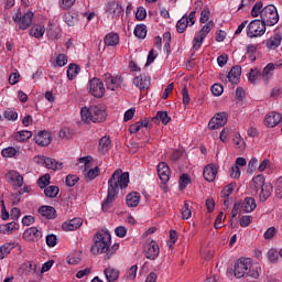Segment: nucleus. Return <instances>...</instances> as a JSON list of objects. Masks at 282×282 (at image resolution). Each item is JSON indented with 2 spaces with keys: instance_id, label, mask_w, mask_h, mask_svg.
I'll return each mask as SVG.
<instances>
[{
  "instance_id": "obj_1",
  "label": "nucleus",
  "mask_w": 282,
  "mask_h": 282,
  "mask_svg": "<svg viewBox=\"0 0 282 282\" xmlns=\"http://www.w3.org/2000/svg\"><path fill=\"white\" fill-rule=\"evenodd\" d=\"M127 186H129V172H122L120 169L116 170L108 180L107 197L101 205L104 213H109L111 206H113V202L118 199L120 188L122 191Z\"/></svg>"
},
{
  "instance_id": "obj_2",
  "label": "nucleus",
  "mask_w": 282,
  "mask_h": 282,
  "mask_svg": "<svg viewBox=\"0 0 282 282\" xmlns=\"http://www.w3.org/2000/svg\"><path fill=\"white\" fill-rule=\"evenodd\" d=\"M234 274L237 279H259V264H253L250 258L240 259L235 264Z\"/></svg>"
},
{
  "instance_id": "obj_3",
  "label": "nucleus",
  "mask_w": 282,
  "mask_h": 282,
  "mask_svg": "<svg viewBox=\"0 0 282 282\" xmlns=\"http://www.w3.org/2000/svg\"><path fill=\"white\" fill-rule=\"evenodd\" d=\"M82 120L89 124V122H105L107 111L100 106L84 107L80 111Z\"/></svg>"
},
{
  "instance_id": "obj_4",
  "label": "nucleus",
  "mask_w": 282,
  "mask_h": 282,
  "mask_svg": "<svg viewBox=\"0 0 282 282\" xmlns=\"http://www.w3.org/2000/svg\"><path fill=\"white\" fill-rule=\"evenodd\" d=\"M109 246H111V234L109 231H100L95 236V242L90 248L93 254H105L109 250Z\"/></svg>"
},
{
  "instance_id": "obj_5",
  "label": "nucleus",
  "mask_w": 282,
  "mask_h": 282,
  "mask_svg": "<svg viewBox=\"0 0 282 282\" xmlns=\"http://www.w3.org/2000/svg\"><path fill=\"white\" fill-rule=\"evenodd\" d=\"M261 21L264 25H276L279 23V12L274 4H269L261 10Z\"/></svg>"
},
{
  "instance_id": "obj_6",
  "label": "nucleus",
  "mask_w": 282,
  "mask_h": 282,
  "mask_svg": "<svg viewBox=\"0 0 282 282\" xmlns=\"http://www.w3.org/2000/svg\"><path fill=\"white\" fill-rule=\"evenodd\" d=\"M265 34V24L262 20H252L247 26V36L249 39H257Z\"/></svg>"
},
{
  "instance_id": "obj_7",
  "label": "nucleus",
  "mask_w": 282,
  "mask_h": 282,
  "mask_svg": "<svg viewBox=\"0 0 282 282\" xmlns=\"http://www.w3.org/2000/svg\"><path fill=\"white\" fill-rule=\"evenodd\" d=\"M14 23L19 24L20 30H28L32 25V20L34 19V13L28 11L24 14L21 12V9L12 17Z\"/></svg>"
},
{
  "instance_id": "obj_8",
  "label": "nucleus",
  "mask_w": 282,
  "mask_h": 282,
  "mask_svg": "<svg viewBox=\"0 0 282 282\" xmlns=\"http://www.w3.org/2000/svg\"><path fill=\"white\" fill-rule=\"evenodd\" d=\"M88 91L95 98H102V96H105V84H102L100 78L95 77L89 80Z\"/></svg>"
},
{
  "instance_id": "obj_9",
  "label": "nucleus",
  "mask_w": 282,
  "mask_h": 282,
  "mask_svg": "<svg viewBox=\"0 0 282 282\" xmlns=\"http://www.w3.org/2000/svg\"><path fill=\"white\" fill-rule=\"evenodd\" d=\"M228 122V113L218 112L216 113L208 123V129L210 131H215V129H221Z\"/></svg>"
},
{
  "instance_id": "obj_10",
  "label": "nucleus",
  "mask_w": 282,
  "mask_h": 282,
  "mask_svg": "<svg viewBox=\"0 0 282 282\" xmlns=\"http://www.w3.org/2000/svg\"><path fill=\"white\" fill-rule=\"evenodd\" d=\"M23 240L29 242H34L43 239V230L39 227H30L23 232Z\"/></svg>"
},
{
  "instance_id": "obj_11",
  "label": "nucleus",
  "mask_w": 282,
  "mask_h": 282,
  "mask_svg": "<svg viewBox=\"0 0 282 282\" xmlns=\"http://www.w3.org/2000/svg\"><path fill=\"white\" fill-rule=\"evenodd\" d=\"M144 252L147 259H150V261H155V258L160 257V246L158 242H155V240H151L145 245Z\"/></svg>"
},
{
  "instance_id": "obj_12",
  "label": "nucleus",
  "mask_w": 282,
  "mask_h": 282,
  "mask_svg": "<svg viewBox=\"0 0 282 282\" xmlns=\"http://www.w3.org/2000/svg\"><path fill=\"white\" fill-rule=\"evenodd\" d=\"M34 141L39 147H50V144H52V132L41 130L37 135L34 137Z\"/></svg>"
},
{
  "instance_id": "obj_13",
  "label": "nucleus",
  "mask_w": 282,
  "mask_h": 282,
  "mask_svg": "<svg viewBox=\"0 0 282 282\" xmlns=\"http://www.w3.org/2000/svg\"><path fill=\"white\" fill-rule=\"evenodd\" d=\"M104 80L107 89H110V91H116L122 85V77H113L111 74H105Z\"/></svg>"
},
{
  "instance_id": "obj_14",
  "label": "nucleus",
  "mask_w": 282,
  "mask_h": 282,
  "mask_svg": "<svg viewBox=\"0 0 282 282\" xmlns=\"http://www.w3.org/2000/svg\"><path fill=\"white\" fill-rule=\"evenodd\" d=\"M108 12L109 14H112V19H120V17H124V8H122V4L120 2H109Z\"/></svg>"
},
{
  "instance_id": "obj_15",
  "label": "nucleus",
  "mask_w": 282,
  "mask_h": 282,
  "mask_svg": "<svg viewBox=\"0 0 282 282\" xmlns=\"http://www.w3.org/2000/svg\"><path fill=\"white\" fill-rule=\"evenodd\" d=\"M281 120H282L281 113H279L276 111H271L265 116L264 124L269 129H274V127H276V124H279V122H281Z\"/></svg>"
},
{
  "instance_id": "obj_16",
  "label": "nucleus",
  "mask_w": 282,
  "mask_h": 282,
  "mask_svg": "<svg viewBox=\"0 0 282 282\" xmlns=\"http://www.w3.org/2000/svg\"><path fill=\"white\" fill-rule=\"evenodd\" d=\"M241 78V66L236 65L231 67L228 75L226 76V80L231 83V85H239V80Z\"/></svg>"
},
{
  "instance_id": "obj_17",
  "label": "nucleus",
  "mask_w": 282,
  "mask_h": 282,
  "mask_svg": "<svg viewBox=\"0 0 282 282\" xmlns=\"http://www.w3.org/2000/svg\"><path fill=\"white\" fill-rule=\"evenodd\" d=\"M158 175H159L161 182H163V184H166V182H169V180H171V169L169 167V165L166 163H164V162L159 163Z\"/></svg>"
},
{
  "instance_id": "obj_18",
  "label": "nucleus",
  "mask_w": 282,
  "mask_h": 282,
  "mask_svg": "<svg viewBox=\"0 0 282 282\" xmlns=\"http://www.w3.org/2000/svg\"><path fill=\"white\" fill-rule=\"evenodd\" d=\"M274 76V63H269L262 72L260 70V78H262L263 83L268 85L270 80H272V77Z\"/></svg>"
},
{
  "instance_id": "obj_19",
  "label": "nucleus",
  "mask_w": 282,
  "mask_h": 282,
  "mask_svg": "<svg viewBox=\"0 0 282 282\" xmlns=\"http://www.w3.org/2000/svg\"><path fill=\"white\" fill-rule=\"evenodd\" d=\"M203 175L206 182H213L217 177V167L215 164H208L204 167Z\"/></svg>"
},
{
  "instance_id": "obj_20",
  "label": "nucleus",
  "mask_w": 282,
  "mask_h": 282,
  "mask_svg": "<svg viewBox=\"0 0 282 282\" xmlns=\"http://www.w3.org/2000/svg\"><path fill=\"white\" fill-rule=\"evenodd\" d=\"M7 177H9V181L13 186H17L18 188H21V186H23V176L20 175L19 172L14 170L9 171V173L7 174Z\"/></svg>"
},
{
  "instance_id": "obj_21",
  "label": "nucleus",
  "mask_w": 282,
  "mask_h": 282,
  "mask_svg": "<svg viewBox=\"0 0 282 282\" xmlns=\"http://www.w3.org/2000/svg\"><path fill=\"white\" fill-rule=\"evenodd\" d=\"M133 84L135 87H139V89H149L151 87V77H147L145 75H140L134 77Z\"/></svg>"
},
{
  "instance_id": "obj_22",
  "label": "nucleus",
  "mask_w": 282,
  "mask_h": 282,
  "mask_svg": "<svg viewBox=\"0 0 282 282\" xmlns=\"http://www.w3.org/2000/svg\"><path fill=\"white\" fill-rule=\"evenodd\" d=\"M80 226H83V219L74 218V219L69 220L68 223H64L62 225V228H63V230H65V232H69L72 230H78V228H80Z\"/></svg>"
},
{
  "instance_id": "obj_23",
  "label": "nucleus",
  "mask_w": 282,
  "mask_h": 282,
  "mask_svg": "<svg viewBox=\"0 0 282 282\" xmlns=\"http://www.w3.org/2000/svg\"><path fill=\"white\" fill-rule=\"evenodd\" d=\"M39 213L40 215H42V217H45L46 219H56V209L52 206H41L39 208Z\"/></svg>"
},
{
  "instance_id": "obj_24",
  "label": "nucleus",
  "mask_w": 282,
  "mask_h": 282,
  "mask_svg": "<svg viewBox=\"0 0 282 282\" xmlns=\"http://www.w3.org/2000/svg\"><path fill=\"white\" fill-rule=\"evenodd\" d=\"M126 204L129 208H135L140 204V193L132 192L126 196Z\"/></svg>"
},
{
  "instance_id": "obj_25",
  "label": "nucleus",
  "mask_w": 282,
  "mask_h": 282,
  "mask_svg": "<svg viewBox=\"0 0 282 282\" xmlns=\"http://www.w3.org/2000/svg\"><path fill=\"white\" fill-rule=\"evenodd\" d=\"M43 162L46 169H51L52 171H62L63 162L56 161V159L44 158Z\"/></svg>"
},
{
  "instance_id": "obj_26",
  "label": "nucleus",
  "mask_w": 282,
  "mask_h": 282,
  "mask_svg": "<svg viewBox=\"0 0 282 282\" xmlns=\"http://www.w3.org/2000/svg\"><path fill=\"white\" fill-rule=\"evenodd\" d=\"M104 43L108 47H116L120 43V35L118 33H108L104 39Z\"/></svg>"
},
{
  "instance_id": "obj_27",
  "label": "nucleus",
  "mask_w": 282,
  "mask_h": 282,
  "mask_svg": "<svg viewBox=\"0 0 282 282\" xmlns=\"http://www.w3.org/2000/svg\"><path fill=\"white\" fill-rule=\"evenodd\" d=\"M282 35L281 33H275L269 40H267L268 50H276L281 45Z\"/></svg>"
},
{
  "instance_id": "obj_28",
  "label": "nucleus",
  "mask_w": 282,
  "mask_h": 282,
  "mask_svg": "<svg viewBox=\"0 0 282 282\" xmlns=\"http://www.w3.org/2000/svg\"><path fill=\"white\" fill-rule=\"evenodd\" d=\"M104 274L108 282H116V280L120 278V271L111 267L106 268Z\"/></svg>"
},
{
  "instance_id": "obj_29",
  "label": "nucleus",
  "mask_w": 282,
  "mask_h": 282,
  "mask_svg": "<svg viewBox=\"0 0 282 282\" xmlns=\"http://www.w3.org/2000/svg\"><path fill=\"white\" fill-rule=\"evenodd\" d=\"M265 184V177L262 174L254 176L251 181V186H253V191L259 193V188H262Z\"/></svg>"
},
{
  "instance_id": "obj_30",
  "label": "nucleus",
  "mask_w": 282,
  "mask_h": 282,
  "mask_svg": "<svg viewBox=\"0 0 282 282\" xmlns=\"http://www.w3.org/2000/svg\"><path fill=\"white\" fill-rule=\"evenodd\" d=\"M162 122V124H169L171 122V117L166 111H158L156 116L152 118V122Z\"/></svg>"
},
{
  "instance_id": "obj_31",
  "label": "nucleus",
  "mask_w": 282,
  "mask_h": 282,
  "mask_svg": "<svg viewBox=\"0 0 282 282\" xmlns=\"http://www.w3.org/2000/svg\"><path fill=\"white\" fill-rule=\"evenodd\" d=\"M188 14H184L176 23V32H178V34H184L186 28H188Z\"/></svg>"
},
{
  "instance_id": "obj_32",
  "label": "nucleus",
  "mask_w": 282,
  "mask_h": 282,
  "mask_svg": "<svg viewBox=\"0 0 282 282\" xmlns=\"http://www.w3.org/2000/svg\"><path fill=\"white\" fill-rule=\"evenodd\" d=\"M43 34H45V26L41 24L33 25L30 29V35L34 36V39H43Z\"/></svg>"
},
{
  "instance_id": "obj_33",
  "label": "nucleus",
  "mask_w": 282,
  "mask_h": 282,
  "mask_svg": "<svg viewBox=\"0 0 282 282\" xmlns=\"http://www.w3.org/2000/svg\"><path fill=\"white\" fill-rule=\"evenodd\" d=\"M272 191H273L272 184L264 183V185H262V188H261L260 200L265 202L268 199V197H270V195H272Z\"/></svg>"
},
{
  "instance_id": "obj_34",
  "label": "nucleus",
  "mask_w": 282,
  "mask_h": 282,
  "mask_svg": "<svg viewBox=\"0 0 282 282\" xmlns=\"http://www.w3.org/2000/svg\"><path fill=\"white\" fill-rule=\"evenodd\" d=\"M80 74V66L78 64H69L67 68L68 80H74Z\"/></svg>"
},
{
  "instance_id": "obj_35",
  "label": "nucleus",
  "mask_w": 282,
  "mask_h": 282,
  "mask_svg": "<svg viewBox=\"0 0 282 282\" xmlns=\"http://www.w3.org/2000/svg\"><path fill=\"white\" fill-rule=\"evenodd\" d=\"M21 270H24L25 274H36V272H39V265L32 261H29L22 264Z\"/></svg>"
},
{
  "instance_id": "obj_36",
  "label": "nucleus",
  "mask_w": 282,
  "mask_h": 282,
  "mask_svg": "<svg viewBox=\"0 0 282 282\" xmlns=\"http://www.w3.org/2000/svg\"><path fill=\"white\" fill-rule=\"evenodd\" d=\"M242 208L243 213H252L257 208V200L252 197L245 198Z\"/></svg>"
},
{
  "instance_id": "obj_37",
  "label": "nucleus",
  "mask_w": 282,
  "mask_h": 282,
  "mask_svg": "<svg viewBox=\"0 0 282 282\" xmlns=\"http://www.w3.org/2000/svg\"><path fill=\"white\" fill-rule=\"evenodd\" d=\"M58 193H61V189L56 185H48L44 188L45 197H50L51 199H54V197H57Z\"/></svg>"
},
{
  "instance_id": "obj_38",
  "label": "nucleus",
  "mask_w": 282,
  "mask_h": 282,
  "mask_svg": "<svg viewBox=\"0 0 282 282\" xmlns=\"http://www.w3.org/2000/svg\"><path fill=\"white\" fill-rule=\"evenodd\" d=\"M110 148H111V139H109V137H102L99 140V151L101 153H107V151H109Z\"/></svg>"
},
{
  "instance_id": "obj_39",
  "label": "nucleus",
  "mask_w": 282,
  "mask_h": 282,
  "mask_svg": "<svg viewBox=\"0 0 282 282\" xmlns=\"http://www.w3.org/2000/svg\"><path fill=\"white\" fill-rule=\"evenodd\" d=\"M30 138H32V131H28V130L19 131L15 134L17 142H25L26 140H30Z\"/></svg>"
},
{
  "instance_id": "obj_40",
  "label": "nucleus",
  "mask_w": 282,
  "mask_h": 282,
  "mask_svg": "<svg viewBox=\"0 0 282 282\" xmlns=\"http://www.w3.org/2000/svg\"><path fill=\"white\" fill-rule=\"evenodd\" d=\"M134 36H137L138 39H147V25L138 24L134 28Z\"/></svg>"
},
{
  "instance_id": "obj_41",
  "label": "nucleus",
  "mask_w": 282,
  "mask_h": 282,
  "mask_svg": "<svg viewBox=\"0 0 282 282\" xmlns=\"http://www.w3.org/2000/svg\"><path fill=\"white\" fill-rule=\"evenodd\" d=\"M98 175H100V167L95 166V167L90 169V170L86 173L85 178H86L88 182H91V181L96 180V177H98Z\"/></svg>"
},
{
  "instance_id": "obj_42",
  "label": "nucleus",
  "mask_w": 282,
  "mask_h": 282,
  "mask_svg": "<svg viewBox=\"0 0 282 282\" xmlns=\"http://www.w3.org/2000/svg\"><path fill=\"white\" fill-rule=\"evenodd\" d=\"M261 76V70L258 68H251L248 75V80L251 83V85H257V79Z\"/></svg>"
},
{
  "instance_id": "obj_43",
  "label": "nucleus",
  "mask_w": 282,
  "mask_h": 282,
  "mask_svg": "<svg viewBox=\"0 0 282 282\" xmlns=\"http://www.w3.org/2000/svg\"><path fill=\"white\" fill-rule=\"evenodd\" d=\"M52 180V176L50 174H44L37 180V186L40 188H47L50 186V181Z\"/></svg>"
},
{
  "instance_id": "obj_44",
  "label": "nucleus",
  "mask_w": 282,
  "mask_h": 282,
  "mask_svg": "<svg viewBox=\"0 0 282 282\" xmlns=\"http://www.w3.org/2000/svg\"><path fill=\"white\" fill-rule=\"evenodd\" d=\"M138 275V265H132L127 272H126V279L127 281H134L135 276Z\"/></svg>"
},
{
  "instance_id": "obj_45",
  "label": "nucleus",
  "mask_w": 282,
  "mask_h": 282,
  "mask_svg": "<svg viewBox=\"0 0 282 282\" xmlns=\"http://www.w3.org/2000/svg\"><path fill=\"white\" fill-rule=\"evenodd\" d=\"M59 138H62V140H72L74 138V133L69 128H62L59 130Z\"/></svg>"
},
{
  "instance_id": "obj_46",
  "label": "nucleus",
  "mask_w": 282,
  "mask_h": 282,
  "mask_svg": "<svg viewBox=\"0 0 282 282\" xmlns=\"http://www.w3.org/2000/svg\"><path fill=\"white\" fill-rule=\"evenodd\" d=\"M181 213H182V219H191L193 213L191 212V205H188V202L184 203V206Z\"/></svg>"
},
{
  "instance_id": "obj_47",
  "label": "nucleus",
  "mask_w": 282,
  "mask_h": 282,
  "mask_svg": "<svg viewBox=\"0 0 282 282\" xmlns=\"http://www.w3.org/2000/svg\"><path fill=\"white\" fill-rule=\"evenodd\" d=\"M188 184H191V176L188 174H182L180 177V189L184 191Z\"/></svg>"
},
{
  "instance_id": "obj_48",
  "label": "nucleus",
  "mask_w": 282,
  "mask_h": 282,
  "mask_svg": "<svg viewBox=\"0 0 282 282\" xmlns=\"http://www.w3.org/2000/svg\"><path fill=\"white\" fill-rule=\"evenodd\" d=\"M58 243V238L56 237V235L51 234L46 236V246H48V248H54L55 246H57Z\"/></svg>"
},
{
  "instance_id": "obj_49",
  "label": "nucleus",
  "mask_w": 282,
  "mask_h": 282,
  "mask_svg": "<svg viewBox=\"0 0 282 282\" xmlns=\"http://www.w3.org/2000/svg\"><path fill=\"white\" fill-rule=\"evenodd\" d=\"M270 263H276L279 261V252L276 249H270L267 253Z\"/></svg>"
},
{
  "instance_id": "obj_50",
  "label": "nucleus",
  "mask_w": 282,
  "mask_h": 282,
  "mask_svg": "<svg viewBox=\"0 0 282 282\" xmlns=\"http://www.w3.org/2000/svg\"><path fill=\"white\" fill-rule=\"evenodd\" d=\"M205 39H206V35L198 32V34L194 37L195 50H199V47H202V43H204Z\"/></svg>"
},
{
  "instance_id": "obj_51",
  "label": "nucleus",
  "mask_w": 282,
  "mask_h": 282,
  "mask_svg": "<svg viewBox=\"0 0 282 282\" xmlns=\"http://www.w3.org/2000/svg\"><path fill=\"white\" fill-rule=\"evenodd\" d=\"M79 180L80 178L78 176L69 174L66 176L65 184H66V186H69V187L76 186V184H78Z\"/></svg>"
},
{
  "instance_id": "obj_52",
  "label": "nucleus",
  "mask_w": 282,
  "mask_h": 282,
  "mask_svg": "<svg viewBox=\"0 0 282 282\" xmlns=\"http://www.w3.org/2000/svg\"><path fill=\"white\" fill-rule=\"evenodd\" d=\"M137 21H144L147 19V9L144 7H139L135 12Z\"/></svg>"
},
{
  "instance_id": "obj_53",
  "label": "nucleus",
  "mask_w": 282,
  "mask_h": 282,
  "mask_svg": "<svg viewBox=\"0 0 282 282\" xmlns=\"http://www.w3.org/2000/svg\"><path fill=\"white\" fill-rule=\"evenodd\" d=\"M3 116L7 120H17L19 118V113L12 109H7L4 112H3Z\"/></svg>"
},
{
  "instance_id": "obj_54",
  "label": "nucleus",
  "mask_w": 282,
  "mask_h": 282,
  "mask_svg": "<svg viewBox=\"0 0 282 282\" xmlns=\"http://www.w3.org/2000/svg\"><path fill=\"white\" fill-rule=\"evenodd\" d=\"M262 9H263V2H257V3L253 6L252 10H251V17L257 18V17H259V14H260V17H261V10H262Z\"/></svg>"
},
{
  "instance_id": "obj_55",
  "label": "nucleus",
  "mask_w": 282,
  "mask_h": 282,
  "mask_svg": "<svg viewBox=\"0 0 282 282\" xmlns=\"http://www.w3.org/2000/svg\"><path fill=\"white\" fill-rule=\"evenodd\" d=\"M1 155L3 158H14V155H17V149L10 147V148H7V149H3L1 151Z\"/></svg>"
},
{
  "instance_id": "obj_56",
  "label": "nucleus",
  "mask_w": 282,
  "mask_h": 282,
  "mask_svg": "<svg viewBox=\"0 0 282 282\" xmlns=\"http://www.w3.org/2000/svg\"><path fill=\"white\" fill-rule=\"evenodd\" d=\"M213 28H215V22L209 21L208 23H206L202 30L199 31L200 34H204L205 36L208 35L210 33V30H213Z\"/></svg>"
},
{
  "instance_id": "obj_57",
  "label": "nucleus",
  "mask_w": 282,
  "mask_h": 282,
  "mask_svg": "<svg viewBox=\"0 0 282 282\" xmlns=\"http://www.w3.org/2000/svg\"><path fill=\"white\" fill-rule=\"evenodd\" d=\"M12 249L10 248V245H2L0 247V261L1 259H6V257H8V254H10V251Z\"/></svg>"
},
{
  "instance_id": "obj_58",
  "label": "nucleus",
  "mask_w": 282,
  "mask_h": 282,
  "mask_svg": "<svg viewBox=\"0 0 282 282\" xmlns=\"http://www.w3.org/2000/svg\"><path fill=\"white\" fill-rule=\"evenodd\" d=\"M212 94L214 96H221V94H224V86H221V84H214L212 86Z\"/></svg>"
},
{
  "instance_id": "obj_59",
  "label": "nucleus",
  "mask_w": 282,
  "mask_h": 282,
  "mask_svg": "<svg viewBox=\"0 0 282 282\" xmlns=\"http://www.w3.org/2000/svg\"><path fill=\"white\" fill-rule=\"evenodd\" d=\"M208 19H210V10H208V8H205V9L200 12L199 22H200V23H208Z\"/></svg>"
},
{
  "instance_id": "obj_60",
  "label": "nucleus",
  "mask_w": 282,
  "mask_h": 282,
  "mask_svg": "<svg viewBox=\"0 0 282 282\" xmlns=\"http://www.w3.org/2000/svg\"><path fill=\"white\" fill-rule=\"evenodd\" d=\"M275 195L279 199H282V176L275 182Z\"/></svg>"
},
{
  "instance_id": "obj_61",
  "label": "nucleus",
  "mask_w": 282,
  "mask_h": 282,
  "mask_svg": "<svg viewBox=\"0 0 282 282\" xmlns=\"http://www.w3.org/2000/svg\"><path fill=\"white\" fill-rule=\"evenodd\" d=\"M275 235H276V228L270 227L265 230L263 237L264 239L270 240V239H273Z\"/></svg>"
},
{
  "instance_id": "obj_62",
  "label": "nucleus",
  "mask_w": 282,
  "mask_h": 282,
  "mask_svg": "<svg viewBox=\"0 0 282 282\" xmlns=\"http://www.w3.org/2000/svg\"><path fill=\"white\" fill-rule=\"evenodd\" d=\"M235 191V187L232 184L227 185L223 191H221V197H230Z\"/></svg>"
},
{
  "instance_id": "obj_63",
  "label": "nucleus",
  "mask_w": 282,
  "mask_h": 282,
  "mask_svg": "<svg viewBox=\"0 0 282 282\" xmlns=\"http://www.w3.org/2000/svg\"><path fill=\"white\" fill-rule=\"evenodd\" d=\"M67 63V55L65 54H59L57 57H56V65L58 67H65V64Z\"/></svg>"
},
{
  "instance_id": "obj_64",
  "label": "nucleus",
  "mask_w": 282,
  "mask_h": 282,
  "mask_svg": "<svg viewBox=\"0 0 282 282\" xmlns=\"http://www.w3.org/2000/svg\"><path fill=\"white\" fill-rule=\"evenodd\" d=\"M115 234L117 237H120V239L127 237V228L124 226H119L115 229Z\"/></svg>"
}]
</instances>
